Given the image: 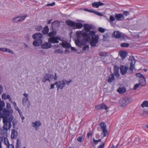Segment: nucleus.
I'll return each instance as SVG.
<instances>
[{
  "label": "nucleus",
  "instance_id": "obj_1",
  "mask_svg": "<svg viewBox=\"0 0 148 148\" xmlns=\"http://www.w3.org/2000/svg\"><path fill=\"white\" fill-rule=\"evenodd\" d=\"M83 26L85 32H82L81 31H77V34H80L85 41H89L90 39V36H95L96 32L93 31H90L92 29V27L88 24H85Z\"/></svg>",
  "mask_w": 148,
  "mask_h": 148
},
{
  "label": "nucleus",
  "instance_id": "obj_2",
  "mask_svg": "<svg viewBox=\"0 0 148 148\" xmlns=\"http://www.w3.org/2000/svg\"><path fill=\"white\" fill-rule=\"evenodd\" d=\"M13 111L11 110H7L5 108H4L3 110V122L4 123L3 129L4 130L7 131L8 125V117L10 116V114H11Z\"/></svg>",
  "mask_w": 148,
  "mask_h": 148
},
{
  "label": "nucleus",
  "instance_id": "obj_3",
  "mask_svg": "<svg viewBox=\"0 0 148 148\" xmlns=\"http://www.w3.org/2000/svg\"><path fill=\"white\" fill-rule=\"evenodd\" d=\"M32 37L34 40L33 42V45L34 46H39L42 44V38L43 35L42 34L40 33H36L33 34Z\"/></svg>",
  "mask_w": 148,
  "mask_h": 148
},
{
  "label": "nucleus",
  "instance_id": "obj_4",
  "mask_svg": "<svg viewBox=\"0 0 148 148\" xmlns=\"http://www.w3.org/2000/svg\"><path fill=\"white\" fill-rule=\"evenodd\" d=\"M132 99L128 97H123L121 98L120 100V104L121 107H125L131 102Z\"/></svg>",
  "mask_w": 148,
  "mask_h": 148
},
{
  "label": "nucleus",
  "instance_id": "obj_5",
  "mask_svg": "<svg viewBox=\"0 0 148 148\" xmlns=\"http://www.w3.org/2000/svg\"><path fill=\"white\" fill-rule=\"evenodd\" d=\"M91 38L90 44L92 47H94L96 45V44L99 42V36L98 35H95V36H90Z\"/></svg>",
  "mask_w": 148,
  "mask_h": 148
},
{
  "label": "nucleus",
  "instance_id": "obj_6",
  "mask_svg": "<svg viewBox=\"0 0 148 148\" xmlns=\"http://www.w3.org/2000/svg\"><path fill=\"white\" fill-rule=\"evenodd\" d=\"M61 40L60 38L59 37L56 36L50 37L48 39V42L51 44V43H58L59 42L58 40Z\"/></svg>",
  "mask_w": 148,
  "mask_h": 148
},
{
  "label": "nucleus",
  "instance_id": "obj_7",
  "mask_svg": "<svg viewBox=\"0 0 148 148\" xmlns=\"http://www.w3.org/2000/svg\"><path fill=\"white\" fill-rule=\"evenodd\" d=\"M100 125L101 128L103 130V132L104 134L103 137L106 136L107 134L108 133V130H106V125L104 122H101L100 123Z\"/></svg>",
  "mask_w": 148,
  "mask_h": 148
},
{
  "label": "nucleus",
  "instance_id": "obj_8",
  "mask_svg": "<svg viewBox=\"0 0 148 148\" xmlns=\"http://www.w3.org/2000/svg\"><path fill=\"white\" fill-rule=\"evenodd\" d=\"M120 72L122 75H124L128 72V67L121 65L120 67Z\"/></svg>",
  "mask_w": 148,
  "mask_h": 148
},
{
  "label": "nucleus",
  "instance_id": "obj_9",
  "mask_svg": "<svg viewBox=\"0 0 148 148\" xmlns=\"http://www.w3.org/2000/svg\"><path fill=\"white\" fill-rule=\"evenodd\" d=\"M115 19L117 21H122L124 19V16L122 14H115Z\"/></svg>",
  "mask_w": 148,
  "mask_h": 148
},
{
  "label": "nucleus",
  "instance_id": "obj_10",
  "mask_svg": "<svg viewBox=\"0 0 148 148\" xmlns=\"http://www.w3.org/2000/svg\"><path fill=\"white\" fill-rule=\"evenodd\" d=\"M66 85L65 83L64 80L59 81V84L58 85H57V90L58 89H62Z\"/></svg>",
  "mask_w": 148,
  "mask_h": 148
},
{
  "label": "nucleus",
  "instance_id": "obj_11",
  "mask_svg": "<svg viewBox=\"0 0 148 148\" xmlns=\"http://www.w3.org/2000/svg\"><path fill=\"white\" fill-rule=\"evenodd\" d=\"M119 68L117 65H114L113 69L114 73L116 77H119L120 75V74L119 73Z\"/></svg>",
  "mask_w": 148,
  "mask_h": 148
},
{
  "label": "nucleus",
  "instance_id": "obj_12",
  "mask_svg": "<svg viewBox=\"0 0 148 148\" xmlns=\"http://www.w3.org/2000/svg\"><path fill=\"white\" fill-rule=\"evenodd\" d=\"M52 45L50 42H46L41 45V47L43 49H48L51 48Z\"/></svg>",
  "mask_w": 148,
  "mask_h": 148
},
{
  "label": "nucleus",
  "instance_id": "obj_13",
  "mask_svg": "<svg viewBox=\"0 0 148 148\" xmlns=\"http://www.w3.org/2000/svg\"><path fill=\"white\" fill-rule=\"evenodd\" d=\"M49 74L47 73L45 74L43 78L42 79V81L44 83H45L47 81H48L50 82V80L49 77Z\"/></svg>",
  "mask_w": 148,
  "mask_h": 148
},
{
  "label": "nucleus",
  "instance_id": "obj_14",
  "mask_svg": "<svg viewBox=\"0 0 148 148\" xmlns=\"http://www.w3.org/2000/svg\"><path fill=\"white\" fill-rule=\"evenodd\" d=\"M74 25V27H73V29H80L82 28L83 26V24L80 23L75 22Z\"/></svg>",
  "mask_w": 148,
  "mask_h": 148
},
{
  "label": "nucleus",
  "instance_id": "obj_15",
  "mask_svg": "<svg viewBox=\"0 0 148 148\" xmlns=\"http://www.w3.org/2000/svg\"><path fill=\"white\" fill-rule=\"evenodd\" d=\"M104 5V3L101 2L100 1L98 2H95L92 3V6L93 7H96L98 8L99 6H102Z\"/></svg>",
  "mask_w": 148,
  "mask_h": 148
},
{
  "label": "nucleus",
  "instance_id": "obj_16",
  "mask_svg": "<svg viewBox=\"0 0 148 148\" xmlns=\"http://www.w3.org/2000/svg\"><path fill=\"white\" fill-rule=\"evenodd\" d=\"M127 53L126 51H121L120 52V56L121 58L122 59H124L126 57Z\"/></svg>",
  "mask_w": 148,
  "mask_h": 148
},
{
  "label": "nucleus",
  "instance_id": "obj_17",
  "mask_svg": "<svg viewBox=\"0 0 148 148\" xmlns=\"http://www.w3.org/2000/svg\"><path fill=\"white\" fill-rule=\"evenodd\" d=\"M18 133L15 129H13L12 130L11 137L12 138H16L18 136Z\"/></svg>",
  "mask_w": 148,
  "mask_h": 148
},
{
  "label": "nucleus",
  "instance_id": "obj_18",
  "mask_svg": "<svg viewBox=\"0 0 148 148\" xmlns=\"http://www.w3.org/2000/svg\"><path fill=\"white\" fill-rule=\"evenodd\" d=\"M64 48L69 49L71 47V45L66 42H63L61 43L60 44Z\"/></svg>",
  "mask_w": 148,
  "mask_h": 148
},
{
  "label": "nucleus",
  "instance_id": "obj_19",
  "mask_svg": "<svg viewBox=\"0 0 148 148\" xmlns=\"http://www.w3.org/2000/svg\"><path fill=\"white\" fill-rule=\"evenodd\" d=\"M65 22L67 25L69 26L73 27V28L74 26V25L75 22L71 20H67Z\"/></svg>",
  "mask_w": 148,
  "mask_h": 148
},
{
  "label": "nucleus",
  "instance_id": "obj_20",
  "mask_svg": "<svg viewBox=\"0 0 148 148\" xmlns=\"http://www.w3.org/2000/svg\"><path fill=\"white\" fill-rule=\"evenodd\" d=\"M114 74L112 73L109 76L108 79V82L109 83H111L115 80Z\"/></svg>",
  "mask_w": 148,
  "mask_h": 148
},
{
  "label": "nucleus",
  "instance_id": "obj_21",
  "mask_svg": "<svg viewBox=\"0 0 148 148\" xmlns=\"http://www.w3.org/2000/svg\"><path fill=\"white\" fill-rule=\"evenodd\" d=\"M113 35L116 38H120L121 36V34L119 31H115L113 33Z\"/></svg>",
  "mask_w": 148,
  "mask_h": 148
},
{
  "label": "nucleus",
  "instance_id": "obj_22",
  "mask_svg": "<svg viewBox=\"0 0 148 148\" xmlns=\"http://www.w3.org/2000/svg\"><path fill=\"white\" fill-rule=\"evenodd\" d=\"M126 91V88L125 87H119L117 90V91L120 94H123Z\"/></svg>",
  "mask_w": 148,
  "mask_h": 148
},
{
  "label": "nucleus",
  "instance_id": "obj_23",
  "mask_svg": "<svg viewBox=\"0 0 148 148\" xmlns=\"http://www.w3.org/2000/svg\"><path fill=\"white\" fill-rule=\"evenodd\" d=\"M49 31V28L48 26L46 25L43 28L42 32L43 34H48Z\"/></svg>",
  "mask_w": 148,
  "mask_h": 148
},
{
  "label": "nucleus",
  "instance_id": "obj_24",
  "mask_svg": "<svg viewBox=\"0 0 148 148\" xmlns=\"http://www.w3.org/2000/svg\"><path fill=\"white\" fill-rule=\"evenodd\" d=\"M60 22L58 21H53L51 23V29H53V27L57 26L58 23H60Z\"/></svg>",
  "mask_w": 148,
  "mask_h": 148
},
{
  "label": "nucleus",
  "instance_id": "obj_25",
  "mask_svg": "<svg viewBox=\"0 0 148 148\" xmlns=\"http://www.w3.org/2000/svg\"><path fill=\"white\" fill-rule=\"evenodd\" d=\"M33 124H34L33 126L36 129L41 125V123L39 121H36L35 123H33Z\"/></svg>",
  "mask_w": 148,
  "mask_h": 148
},
{
  "label": "nucleus",
  "instance_id": "obj_26",
  "mask_svg": "<svg viewBox=\"0 0 148 148\" xmlns=\"http://www.w3.org/2000/svg\"><path fill=\"white\" fill-rule=\"evenodd\" d=\"M75 43L76 45L79 47H81L82 45H84L85 43L82 44V41L79 40H77L75 41Z\"/></svg>",
  "mask_w": 148,
  "mask_h": 148
},
{
  "label": "nucleus",
  "instance_id": "obj_27",
  "mask_svg": "<svg viewBox=\"0 0 148 148\" xmlns=\"http://www.w3.org/2000/svg\"><path fill=\"white\" fill-rule=\"evenodd\" d=\"M52 31L51 32H50L48 34V36L50 37H55V36L56 34V31H54L53 29H52Z\"/></svg>",
  "mask_w": 148,
  "mask_h": 148
},
{
  "label": "nucleus",
  "instance_id": "obj_28",
  "mask_svg": "<svg viewBox=\"0 0 148 148\" xmlns=\"http://www.w3.org/2000/svg\"><path fill=\"white\" fill-rule=\"evenodd\" d=\"M103 36V40L104 41H108L110 38V36L108 33H106Z\"/></svg>",
  "mask_w": 148,
  "mask_h": 148
},
{
  "label": "nucleus",
  "instance_id": "obj_29",
  "mask_svg": "<svg viewBox=\"0 0 148 148\" xmlns=\"http://www.w3.org/2000/svg\"><path fill=\"white\" fill-rule=\"evenodd\" d=\"M134 65L130 64V67L129 68V69L128 68L127 73H131L133 72V69L134 68Z\"/></svg>",
  "mask_w": 148,
  "mask_h": 148
},
{
  "label": "nucleus",
  "instance_id": "obj_30",
  "mask_svg": "<svg viewBox=\"0 0 148 148\" xmlns=\"http://www.w3.org/2000/svg\"><path fill=\"white\" fill-rule=\"evenodd\" d=\"M84 136H82L79 137L77 139V140L81 143H82L83 142V140L84 139Z\"/></svg>",
  "mask_w": 148,
  "mask_h": 148
},
{
  "label": "nucleus",
  "instance_id": "obj_31",
  "mask_svg": "<svg viewBox=\"0 0 148 148\" xmlns=\"http://www.w3.org/2000/svg\"><path fill=\"white\" fill-rule=\"evenodd\" d=\"M141 106L142 108H144L145 107H148V101L146 100L144 101L141 105Z\"/></svg>",
  "mask_w": 148,
  "mask_h": 148
},
{
  "label": "nucleus",
  "instance_id": "obj_32",
  "mask_svg": "<svg viewBox=\"0 0 148 148\" xmlns=\"http://www.w3.org/2000/svg\"><path fill=\"white\" fill-rule=\"evenodd\" d=\"M130 58L131 59L130 64L134 65L136 61L134 57L133 56H130Z\"/></svg>",
  "mask_w": 148,
  "mask_h": 148
},
{
  "label": "nucleus",
  "instance_id": "obj_33",
  "mask_svg": "<svg viewBox=\"0 0 148 148\" xmlns=\"http://www.w3.org/2000/svg\"><path fill=\"white\" fill-rule=\"evenodd\" d=\"M63 52V50L60 49L56 50L54 51L55 53H62Z\"/></svg>",
  "mask_w": 148,
  "mask_h": 148
},
{
  "label": "nucleus",
  "instance_id": "obj_34",
  "mask_svg": "<svg viewBox=\"0 0 148 148\" xmlns=\"http://www.w3.org/2000/svg\"><path fill=\"white\" fill-rule=\"evenodd\" d=\"M27 17V14H25L23 16H18V17H19L18 18H19V20H21V21H20V23L22 22L23 20H24Z\"/></svg>",
  "mask_w": 148,
  "mask_h": 148
},
{
  "label": "nucleus",
  "instance_id": "obj_35",
  "mask_svg": "<svg viewBox=\"0 0 148 148\" xmlns=\"http://www.w3.org/2000/svg\"><path fill=\"white\" fill-rule=\"evenodd\" d=\"M28 100V98H25L23 97L22 100V103L24 106H25L27 103V101Z\"/></svg>",
  "mask_w": 148,
  "mask_h": 148
},
{
  "label": "nucleus",
  "instance_id": "obj_36",
  "mask_svg": "<svg viewBox=\"0 0 148 148\" xmlns=\"http://www.w3.org/2000/svg\"><path fill=\"white\" fill-rule=\"evenodd\" d=\"M129 44L127 43H123L121 44V46L122 47H127L129 46Z\"/></svg>",
  "mask_w": 148,
  "mask_h": 148
},
{
  "label": "nucleus",
  "instance_id": "obj_37",
  "mask_svg": "<svg viewBox=\"0 0 148 148\" xmlns=\"http://www.w3.org/2000/svg\"><path fill=\"white\" fill-rule=\"evenodd\" d=\"M140 81L139 80V82L142 83L143 85H145L146 84V79L144 77V78H143Z\"/></svg>",
  "mask_w": 148,
  "mask_h": 148
},
{
  "label": "nucleus",
  "instance_id": "obj_38",
  "mask_svg": "<svg viewBox=\"0 0 148 148\" xmlns=\"http://www.w3.org/2000/svg\"><path fill=\"white\" fill-rule=\"evenodd\" d=\"M101 109L107 110L108 109V107L106 104L102 103L101 104Z\"/></svg>",
  "mask_w": 148,
  "mask_h": 148
},
{
  "label": "nucleus",
  "instance_id": "obj_39",
  "mask_svg": "<svg viewBox=\"0 0 148 148\" xmlns=\"http://www.w3.org/2000/svg\"><path fill=\"white\" fill-rule=\"evenodd\" d=\"M98 30L101 33H103L106 30V29L101 27H100L98 29Z\"/></svg>",
  "mask_w": 148,
  "mask_h": 148
},
{
  "label": "nucleus",
  "instance_id": "obj_40",
  "mask_svg": "<svg viewBox=\"0 0 148 148\" xmlns=\"http://www.w3.org/2000/svg\"><path fill=\"white\" fill-rule=\"evenodd\" d=\"M42 29V27L41 25H38L36 27V29L38 31H40Z\"/></svg>",
  "mask_w": 148,
  "mask_h": 148
},
{
  "label": "nucleus",
  "instance_id": "obj_41",
  "mask_svg": "<svg viewBox=\"0 0 148 148\" xmlns=\"http://www.w3.org/2000/svg\"><path fill=\"white\" fill-rule=\"evenodd\" d=\"M14 119V117L13 116H11L10 117L8 118V123H11L13 120Z\"/></svg>",
  "mask_w": 148,
  "mask_h": 148
},
{
  "label": "nucleus",
  "instance_id": "obj_42",
  "mask_svg": "<svg viewBox=\"0 0 148 148\" xmlns=\"http://www.w3.org/2000/svg\"><path fill=\"white\" fill-rule=\"evenodd\" d=\"M136 75L137 77H140L144 78L145 77L144 76L143 74L140 73H136Z\"/></svg>",
  "mask_w": 148,
  "mask_h": 148
},
{
  "label": "nucleus",
  "instance_id": "obj_43",
  "mask_svg": "<svg viewBox=\"0 0 148 148\" xmlns=\"http://www.w3.org/2000/svg\"><path fill=\"white\" fill-rule=\"evenodd\" d=\"M13 123V127L14 128H15L16 127V125L17 123V121L15 120H14L12 122Z\"/></svg>",
  "mask_w": 148,
  "mask_h": 148
},
{
  "label": "nucleus",
  "instance_id": "obj_44",
  "mask_svg": "<svg viewBox=\"0 0 148 148\" xmlns=\"http://www.w3.org/2000/svg\"><path fill=\"white\" fill-rule=\"evenodd\" d=\"M95 109L97 110H100L101 109V104L99 105H98L95 106Z\"/></svg>",
  "mask_w": 148,
  "mask_h": 148
},
{
  "label": "nucleus",
  "instance_id": "obj_45",
  "mask_svg": "<svg viewBox=\"0 0 148 148\" xmlns=\"http://www.w3.org/2000/svg\"><path fill=\"white\" fill-rule=\"evenodd\" d=\"M89 48V46L88 45H86L82 48V50L83 51H84L86 50V49H88V50Z\"/></svg>",
  "mask_w": 148,
  "mask_h": 148
},
{
  "label": "nucleus",
  "instance_id": "obj_46",
  "mask_svg": "<svg viewBox=\"0 0 148 148\" xmlns=\"http://www.w3.org/2000/svg\"><path fill=\"white\" fill-rule=\"evenodd\" d=\"M95 14L99 16H103V14L101 13L96 11H95Z\"/></svg>",
  "mask_w": 148,
  "mask_h": 148
},
{
  "label": "nucleus",
  "instance_id": "obj_47",
  "mask_svg": "<svg viewBox=\"0 0 148 148\" xmlns=\"http://www.w3.org/2000/svg\"><path fill=\"white\" fill-rule=\"evenodd\" d=\"M104 143H102L98 147V148H104Z\"/></svg>",
  "mask_w": 148,
  "mask_h": 148
},
{
  "label": "nucleus",
  "instance_id": "obj_48",
  "mask_svg": "<svg viewBox=\"0 0 148 148\" xmlns=\"http://www.w3.org/2000/svg\"><path fill=\"white\" fill-rule=\"evenodd\" d=\"M63 80H64L65 82H66V84L68 85H69V84L72 82V80L71 79H69L68 81H67L65 79H63Z\"/></svg>",
  "mask_w": 148,
  "mask_h": 148
},
{
  "label": "nucleus",
  "instance_id": "obj_49",
  "mask_svg": "<svg viewBox=\"0 0 148 148\" xmlns=\"http://www.w3.org/2000/svg\"><path fill=\"white\" fill-rule=\"evenodd\" d=\"M20 140H19V139H18L17 140V142H16V147L17 148H18L19 147V146H20V145H19V144H20Z\"/></svg>",
  "mask_w": 148,
  "mask_h": 148
},
{
  "label": "nucleus",
  "instance_id": "obj_50",
  "mask_svg": "<svg viewBox=\"0 0 148 148\" xmlns=\"http://www.w3.org/2000/svg\"><path fill=\"white\" fill-rule=\"evenodd\" d=\"M148 114V112L147 111H143V113L141 114V116H146Z\"/></svg>",
  "mask_w": 148,
  "mask_h": 148
},
{
  "label": "nucleus",
  "instance_id": "obj_51",
  "mask_svg": "<svg viewBox=\"0 0 148 148\" xmlns=\"http://www.w3.org/2000/svg\"><path fill=\"white\" fill-rule=\"evenodd\" d=\"M110 21L113 22L115 21V19L113 16L111 15L110 16Z\"/></svg>",
  "mask_w": 148,
  "mask_h": 148
},
{
  "label": "nucleus",
  "instance_id": "obj_52",
  "mask_svg": "<svg viewBox=\"0 0 148 148\" xmlns=\"http://www.w3.org/2000/svg\"><path fill=\"white\" fill-rule=\"evenodd\" d=\"M123 14L125 16H127L128 15H129L130 14L129 12L128 11H124L123 12Z\"/></svg>",
  "mask_w": 148,
  "mask_h": 148
},
{
  "label": "nucleus",
  "instance_id": "obj_53",
  "mask_svg": "<svg viewBox=\"0 0 148 148\" xmlns=\"http://www.w3.org/2000/svg\"><path fill=\"white\" fill-rule=\"evenodd\" d=\"M7 48H0V50L3 52H6Z\"/></svg>",
  "mask_w": 148,
  "mask_h": 148
},
{
  "label": "nucleus",
  "instance_id": "obj_54",
  "mask_svg": "<svg viewBox=\"0 0 148 148\" xmlns=\"http://www.w3.org/2000/svg\"><path fill=\"white\" fill-rule=\"evenodd\" d=\"M139 86V84H136L134 86L133 89L134 90H136L137 88Z\"/></svg>",
  "mask_w": 148,
  "mask_h": 148
},
{
  "label": "nucleus",
  "instance_id": "obj_55",
  "mask_svg": "<svg viewBox=\"0 0 148 148\" xmlns=\"http://www.w3.org/2000/svg\"><path fill=\"white\" fill-rule=\"evenodd\" d=\"M0 106L2 108L5 106V103L3 101H2L0 103Z\"/></svg>",
  "mask_w": 148,
  "mask_h": 148
},
{
  "label": "nucleus",
  "instance_id": "obj_56",
  "mask_svg": "<svg viewBox=\"0 0 148 148\" xmlns=\"http://www.w3.org/2000/svg\"><path fill=\"white\" fill-rule=\"evenodd\" d=\"M55 2H53V3H49V4H47L46 5V6H53L55 5Z\"/></svg>",
  "mask_w": 148,
  "mask_h": 148
},
{
  "label": "nucleus",
  "instance_id": "obj_57",
  "mask_svg": "<svg viewBox=\"0 0 148 148\" xmlns=\"http://www.w3.org/2000/svg\"><path fill=\"white\" fill-rule=\"evenodd\" d=\"M85 10H86L87 11L89 12H91V13H94L95 14V10H89V9H85Z\"/></svg>",
  "mask_w": 148,
  "mask_h": 148
},
{
  "label": "nucleus",
  "instance_id": "obj_58",
  "mask_svg": "<svg viewBox=\"0 0 148 148\" xmlns=\"http://www.w3.org/2000/svg\"><path fill=\"white\" fill-rule=\"evenodd\" d=\"M7 51H6V52H8L9 53H11L13 54H14V52L12 50H11L10 49H7Z\"/></svg>",
  "mask_w": 148,
  "mask_h": 148
},
{
  "label": "nucleus",
  "instance_id": "obj_59",
  "mask_svg": "<svg viewBox=\"0 0 148 148\" xmlns=\"http://www.w3.org/2000/svg\"><path fill=\"white\" fill-rule=\"evenodd\" d=\"M3 92V87L2 85H0V95H1Z\"/></svg>",
  "mask_w": 148,
  "mask_h": 148
},
{
  "label": "nucleus",
  "instance_id": "obj_60",
  "mask_svg": "<svg viewBox=\"0 0 148 148\" xmlns=\"http://www.w3.org/2000/svg\"><path fill=\"white\" fill-rule=\"evenodd\" d=\"M92 136V134L91 132H89L87 134V136L88 138L89 137Z\"/></svg>",
  "mask_w": 148,
  "mask_h": 148
},
{
  "label": "nucleus",
  "instance_id": "obj_61",
  "mask_svg": "<svg viewBox=\"0 0 148 148\" xmlns=\"http://www.w3.org/2000/svg\"><path fill=\"white\" fill-rule=\"evenodd\" d=\"M6 108L8 109L11 108L10 104V103H7Z\"/></svg>",
  "mask_w": 148,
  "mask_h": 148
},
{
  "label": "nucleus",
  "instance_id": "obj_62",
  "mask_svg": "<svg viewBox=\"0 0 148 148\" xmlns=\"http://www.w3.org/2000/svg\"><path fill=\"white\" fill-rule=\"evenodd\" d=\"M6 95L5 94H2V99H6Z\"/></svg>",
  "mask_w": 148,
  "mask_h": 148
},
{
  "label": "nucleus",
  "instance_id": "obj_63",
  "mask_svg": "<svg viewBox=\"0 0 148 148\" xmlns=\"http://www.w3.org/2000/svg\"><path fill=\"white\" fill-rule=\"evenodd\" d=\"M3 140V137H0V148H2L1 142Z\"/></svg>",
  "mask_w": 148,
  "mask_h": 148
},
{
  "label": "nucleus",
  "instance_id": "obj_64",
  "mask_svg": "<svg viewBox=\"0 0 148 148\" xmlns=\"http://www.w3.org/2000/svg\"><path fill=\"white\" fill-rule=\"evenodd\" d=\"M93 140L94 141L93 143L95 145H96L98 144V142L97 140H95L94 138H93Z\"/></svg>",
  "mask_w": 148,
  "mask_h": 148
}]
</instances>
